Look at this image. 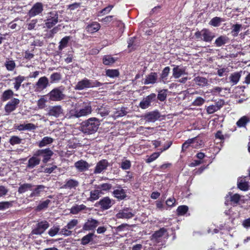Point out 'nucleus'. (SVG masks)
Returning a JSON list of instances; mask_svg holds the SVG:
<instances>
[{
  "label": "nucleus",
  "mask_w": 250,
  "mask_h": 250,
  "mask_svg": "<svg viewBox=\"0 0 250 250\" xmlns=\"http://www.w3.org/2000/svg\"><path fill=\"white\" fill-rule=\"evenodd\" d=\"M92 111L90 102H81L75 104L73 107L66 114L65 117L69 119L80 118L91 114Z\"/></svg>",
  "instance_id": "f257e3e1"
},
{
  "label": "nucleus",
  "mask_w": 250,
  "mask_h": 250,
  "mask_svg": "<svg viewBox=\"0 0 250 250\" xmlns=\"http://www.w3.org/2000/svg\"><path fill=\"white\" fill-rule=\"evenodd\" d=\"M100 125V121L98 119L91 117L82 122L81 130L84 134H92L98 130Z\"/></svg>",
  "instance_id": "f03ea898"
},
{
  "label": "nucleus",
  "mask_w": 250,
  "mask_h": 250,
  "mask_svg": "<svg viewBox=\"0 0 250 250\" xmlns=\"http://www.w3.org/2000/svg\"><path fill=\"white\" fill-rule=\"evenodd\" d=\"M102 85V83L97 81H93L84 78L77 83L74 86V89L76 90H83L95 87H99Z\"/></svg>",
  "instance_id": "7ed1b4c3"
},
{
  "label": "nucleus",
  "mask_w": 250,
  "mask_h": 250,
  "mask_svg": "<svg viewBox=\"0 0 250 250\" xmlns=\"http://www.w3.org/2000/svg\"><path fill=\"white\" fill-rule=\"evenodd\" d=\"M196 38L206 42H210L214 38V34L207 29H203L195 33Z\"/></svg>",
  "instance_id": "20e7f679"
},
{
  "label": "nucleus",
  "mask_w": 250,
  "mask_h": 250,
  "mask_svg": "<svg viewBox=\"0 0 250 250\" xmlns=\"http://www.w3.org/2000/svg\"><path fill=\"white\" fill-rule=\"evenodd\" d=\"M58 22V14L54 11L47 14L45 24L48 28H51Z\"/></svg>",
  "instance_id": "39448f33"
},
{
  "label": "nucleus",
  "mask_w": 250,
  "mask_h": 250,
  "mask_svg": "<svg viewBox=\"0 0 250 250\" xmlns=\"http://www.w3.org/2000/svg\"><path fill=\"white\" fill-rule=\"evenodd\" d=\"M48 96L49 99L53 101H60L65 98V95L60 88L53 89L49 92Z\"/></svg>",
  "instance_id": "423d86ee"
},
{
  "label": "nucleus",
  "mask_w": 250,
  "mask_h": 250,
  "mask_svg": "<svg viewBox=\"0 0 250 250\" xmlns=\"http://www.w3.org/2000/svg\"><path fill=\"white\" fill-rule=\"evenodd\" d=\"M43 10V5L42 2L35 3L29 10L28 15L30 18L34 17L42 13Z\"/></svg>",
  "instance_id": "0eeeda50"
},
{
  "label": "nucleus",
  "mask_w": 250,
  "mask_h": 250,
  "mask_svg": "<svg viewBox=\"0 0 250 250\" xmlns=\"http://www.w3.org/2000/svg\"><path fill=\"white\" fill-rule=\"evenodd\" d=\"M36 155L42 158V162L44 163H47L53 154V151L49 148L42 149H39L35 152Z\"/></svg>",
  "instance_id": "6e6552de"
},
{
  "label": "nucleus",
  "mask_w": 250,
  "mask_h": 250,
  "mask_svg": "<svg viewBox=\"0 0 250 250\" xmlns=\"http://www.w3.org/2000/svg\"><path fill=\"white\" fill-rule=\"evenodd\" d=\"M20 103L19 99L14 98L9 101L4 106V110L6 114H9L16 110Z\"/></svg>",
  "instance_id": "1a4fd4ad"
},
{
  "label": "nucleus",
  "mask_w": 250,
  "mask_h": 250,
  "mask_svg": "<svg viewBox=\"0 0 250 250\" xmlns=\"http://www.w3.org/2000/svg\"><path fill=\"white\" fill-rule=\"evenodd\" d=\"M49 227V224L46 221H41L36 225V227L32 231V233L35 235H41Z\"/></svg>",
  "instance_id": "9d476101"
},
{
  "label": "nucleus",
  "mask_w": 250,
  "mask_h": 250,
  "mask_svg": "<svg viewBox=\"0 0 250 250\" xmlns=\"http://www.w3.org/2000/svg\"><path fill=\"white\" fill-rule=\"evenodd\" d=\"M135 214V211L129 208H126L120 210L116 214L118 219H130L132 218Z\"/></svg>",
  "instance_id": "9b49d317"
},
{
  "label": "nucleus",
  "mask_w": 250,
  "mask_h": 250,
  "mask_svg": "<svg viewBox=\"0 0 250 250\" xmlns=\"http://www.w3.org/2000/svg\"><path fill=\"white\" fill-rule=\"evenodd\" d=\"M156 95L154 93H151L148 95L140 103L139 106L142 109H146L151 105V103L156 100Z\"/></svg>",
  "instance_id": "f8f14e48"
},
{
  "label": "nucleus",
  "mask_w": 250,
  "mask_h": 250,
  "mask_svg": "<svg viewBox=\"0 0 250 250\" xmlns=\"http://www.w3.org/2000/svg\"><path fill=\"white\" fill-rule=\"evenodd\" d=\"M186 67L181 65H174L172 69V76L174 78L177 79L183 75H187Z\"/></svg>",
  "instance_id": "ddd939ff"
},
{
  "label": "nucleus",
  "mask_w": 250,
  "mask_h": 250,
  "mask_svg": "<svg viewBox=\"0 0 250 250\" xmlns=\"http://www.w3.org/2000/svg\"><path fill=\"white\" fill-rule=\"evenodd\" d=\"M99 224L100 222L98 221L93 218H89L84 224L83 229L85 230H92Z\"/></svg>",
  "instance_id": "4468645a"
},
{
  "label": "nucleus",
  "mask_w": 250,
  "mask_h": 250,
  "mask_svg": "<svg viewBox=\"0 0 250 250\" xmlns=\"http://www.w3.org/2000/svg\"><path fill=\"white\" fill-rule=\"evenodd\" d=\"M108 166V163L106 160H102L99 161L96 165L94 173L99 174L105 170Z\"/></svg>",
  "instance_id": "2eb2a0df"
},
{
  "label": "nucleus",
  "mask_w": 250,
  "mask_h": 250,
  "mask_svg": "<svg viewBox=\"0 0 250 250\" xmlns=\"http://www.w3.org/2000/svg\"><path fill=\"white\" fill-rule=\"evenodd\" d=\"M158 79V75L157 73L151 72L146 76L144 79V83L145 84H154L156 83Z\"/></svg>",
  "instance_id": "dca6fc26"
},
{
  "label": "nucleus",
  "mask_w": 250,
  "mask_h": 250,
  "mask_svg": "<svg viewBox=\"0 0 250 250\" xmlns=\"http://www.w3.org/2000/svg\"><path fill=\"white\" fill-rule=\"evenodd\" d=\"M41 159L39 158L38 155H36V153L35 152L33 156L28 160L26 167L29 169L33 168L36 166L39 165Z\"/></svg>",
  "instance_id": "f3484780"
},
{
  "label": "nucleus",
  "mask_w": 250,
  "mask_h": 250,
  "mask_svg": "<svg viewBox=\"0 0 250 250\" xmlns=\"http://www.w3.org/2000/svg\"><path fill=\"white\" fill-rule=\"evenodd\" d=\"M46 187L43 185H37L35 188L31 190L32 192L29 195V197L32 198L34 197H40L41 194L45 191Z\"/></svg>",
  "instance_id": "a211bd4d"
},
{
  "label": "nucleus",
  "mask_w": 250,
  "mask_h": 250,
  "mask_svg": "<svg viewBox=\"0 0 250 250\" xmlns=\"http://www.w3.org/2000/svg\"><path fill=\"white\" fill-rule=\"evenodd\" d=\"M36 89L39 91L45 89L48 85V80L46 77L40 78L36 83Z\"/></svg>",
  "instance_id": "6ab92c4d"
},
{
  "label": "nucleus",
  "mask_w": 250,
  "mask_h": 250,
  "mask_svg": "<svg viewBox=\"0 0 250 250\" xmlns=\"http://www.w3.org/2000/svg\"><path fill=\"white\" fill-rule=\"evenodd\" d=\"M63 110L60 105L52 106L49 108L48 114L49 116L58 117L62 114Z\"/></svg>",
  "instance_id": "aec40b11"
},
{
  "label": "nucleus",
  "mask_w": 250,
  "mask_h": 250,
  "mask_svg": "<svg viewBox=\"0 0 250 250\" xmlns=\"http://www.w3.org/2000/svg\"><path fill=\"white\" fill-rule=\"evenodd\" d=\"M238 188L243 191H247L249 189L250 186L247 181L246 177H240L237 181Z\"/></svg>",
  "instance_id": "412c9836"
},
{
  "label": "nucleus",
  "mask_w": 250,
  "mask_h": 250,
  "mask_svg": "<svg viewBox=\"0 0 250 250\" xmlns=\"http://www.w3.org/2000/svg\"><path fill=\"white\" fill-rule=\"evenodd\" d=\"M160 117V113L157 111H153L148 112L145 116L146 121L150 122H154L157 120Z\"/></svg>",
  "instance_id": "4be33fe9"
},
{
  "label": "nucleus",
  "mask_w": 250,
  "mask_h": 250,
  "mask_svg": "<svg viewBox=\"0 0 250 250\" xmlns=\"http://www.w3.org/2000/svg\"><path fill=\"white\" fill-rule=\"evenodd\" d=\"M166 231L167 230L165 228L160 229L152 235L151 240L156 243L160 242L161 237L164 235Z\"/></svg>",
  "instance_id": "5701e85b"
},
{
  "label": "nucleus",
  "mask_w": 250,
  "mask_h": 250,
  "mask_svg": "<svg viewBox=\"0 0 250 250\" xmlns=\"http://www.w3.org/2000/svg\"><path fill=\"white\" fill-rule=\"evenodd\" d=\"M75 167L80 171H84L88 169L89 164L83 160H80L75 163Z\"/></svg>",
  "instance_id": "b1692460"
},
{
  "label": "nucleus",
  "mask_w": 250,
  "mask_h": 250,
  "mask_svg": "<svg viewBox=\"0 0 250 250\" xmlns=\"http://www.w3.org/2000/svg\"><path fill=\"white\" fill-rule=\"evenodd\" d=\"M99 204L103 209H107L111 207L112 203L109 197H105L100 201Z\"/></svg>",
  "instance_id": "393cba45"
},
{
  "label": "nucleus",
  "mask_w": 250,
  "mask_h": 250,
  "mask_svg": "<svg viewBox=\"0 0 250 250\" xmlns=\"http://www.w3.org/2000/svg\"><path fill=\"white\" fill-rule=\"evenodd\" d=\"M230 196V201L235 204H239L240 202H244L246 199H244V196H240L237 193L232 194L230 193H229Z\"/></svg>",
  "instance_id": "a878e982"
},
{
  "label": "nucleus",
  "mask_w": 250,
  "mask_h": 250,
  "mask_svg": "<svg viewBox=\"0 0 250 250\" xmlns=\"http://www.w3.org/2000/svg\"><path fill=\"white\" fill-rule=\"evenodd\" d=\"M113 195L115 197L119 200H123L126 197L125 192L121 187L115 189L113 191Z\"/></svg>",
  "instance_id": "bb28decb"
},
{
  "label": "nucleus",
  "mask_w": 250,
  "mask_h": 250,
  "mask_svg": "<svg viewBox=\"0 0 250 250\" xmlns=\"http://www.w3.org/2000/svg\"><path fill=\"white\" fill-rule=\"evenodd\" d=\"M102 194H103L102 191L97 188L96 189L91 190L88 200L93 201L98 200Z\"/></svg>",
  "instance_id": "cd10ccee"
},
{
  "label": "nucleus",
  "mask_w": 250,
  "mask_h": 250,
  "mask_svg": "<svg viewBox=\"0 0 250 250\" xmlns=\"http://www.w3.org/2000/svg\"><path fill=\"white\" fill-rule=\"evenodd\" d=\"M100 28V25L97 22H93L92 23L88 24L86 27V30L90 33H93L98 31Z\"/></svg>",
  "instance_id": "c85d7f7f"
},
{
  "label": "nucleus",
  "mask_w": 250,
  "mask_h": 250,
  "mask_svg": "<svg viewBox=\"0 0 250 250\" xmlns=\"http://www.w3.org/2000/svg\"><path fill=\"white\" fill-rule=\"evenodd\" d=\"M241 72H234L230 74L229 79L232 85L236 84L239 82L241 77Z\"/></svg>",
  "instance_id": "c756f323"
},
{
  "label": "nucleus",
  "mask_w": 250,
  "mask_h": 250,
  "mask_svg": "<svg viewBox=\"0 0 250 250\" xmlns=\"http://www.w3.org/2000/svg\"><path fill=\"white\" fill-rule=\"evenodd\" d=\"M198 143V139L197 137L189 139L183 144L182 150L184 151L185 149H187L189 146V145L191 144H192L193 147H196V145L194 144Z\"/></svg>",
  "instance_id": "7c9ffc66"
},
{
  "label": "nucleus",
  "mask_w": 250,
  "mask_h": 250,
  "mask_svg": "<svg viewBox=\"0 0 250 250\" xmlns=\"http://www.w3.org/2000/svg\"><path fill=\"white\" fill-rule=\"evenodd\" d=\"M13 80L15 81L13 83L14 88L16 91H18L20 88L21 83L25 80V77L24 76L19 75L15 77L13 79Z\"/></svg>",
  "instance_id": "2f4dec72"
},
{
  "label": "nucleus",
  "mask_w": 250,
  "mask_h": 250,
  "mask_svg": "<svg viewBox=\"0 0 250 250\" xmlns=\"http://www.w3.org/2000/svg\"><path fill=\"white\" fill-rule=\"evenodd\" d=\"M53 142V139L50 137H44L41 141L38 143V145L40 147L45 146L51 144Z\"/></svg>",
  "instance_id": "473e14b6"
},
{
  "label": "nucleus",
  "mask_w": 250,
  "mask_h": 250,
  "mask_svg": "<svg viewBox=\"0 0 250 250\" xmlns=\"http://www.w3.org/2000/svg\"><path fill=\"white\" fill-rule=\"evenodd\" d=\"M86 208V207L83 205H75L73 206L70 209V213L73 214H77L79 212L85 210Z\"/></svg>",
  "instance_id": "72a5a7b5"
},
{
  "label": "nucleus",
  "mask_w": 250,
  "mask_h": 250,
  "mask_svg": "<svg viewBox=\"0 0 250 250\" xmlns=\"http://www.w3.org/2000/svg\"><path fill=\"white\" fill-rule=\"evenodd\" d=\"M14 95L13 91L11 89H8L4 91L1 96V101L2 102H5L10 99Z\"/></svg>",
  "instance_id": "f704fd0d"
},
{
  "label": "nucleus",
  "mask_w": 250,
  "mask_h": 250,
  "mask_svg": "<svg viewBox=\"0 0 250 250\" xmlns=\"http://www.w3.org/2000/svg\"><path fill=\"white\" fill-rule=\"evenodd\" d=\"M194 83L200 86H205L208 84V80L204 77L197 76L193 79Z\"/></svg>",
  "instance_id": "c9c22d12"
},
{
  "label": "nucleus",
  "mask_w": 250,
  "mask_h": 250,
  "mask_svg": "<svg viewBox=\"0 0 250 250\" xmlns=\"http://www.w3.org/2000/svg\"><path fill=\"white\" fill-rule=\"evenodd\" d=\"M126 108L123 107L120 109L116 110L113 114V117L114 119H117L119 117H122L125 116L127 112L126 111Z\"/></svg>",
  "instance_id": "e433bc0d"
},
{
  "label": "nucleus",
  "mask_w": 250,
  "mask_h": 250,
  "mask_svg": "<svg viewBox=\"0 0 250 250\" xmlns=\"http://www.w3.org/2000/svg\"><path fill=\"white\" fill-rule=\"evenodd\" d=\"M33 185L31 184L25 183L20 185L18 188V192L19 193H23L28 190H32Z\"/></svg>",
  "instance_id": "4c0bfd02"
},
{
  "label": "nucleus",
  "mask_w": 250,
  "mask_h": 250,
  "mask_svg": "<svg viewBox=\"0 0 250 250\" xmlns=\"http://www.w3.org/2000/svg\"><path fill=\"white\" fill-rule=\"evenodd\" d=\"M116 59L110 55H104L103 58V63L106 65H110L114 63Z\"/></svg>",
  "instance_id": "58836bf2"
},
{
  "label": "nucleus",
  "mask_w": 250,
  "mask_h": 250,
  "mask_svg": "<svg viewBox=\"0 0 250 250\" xmlns=\"http://www.w3.org/2000/svg\"><path fill=\"white\" fill-rule=\"evenodd\" d=\"M79 185V182L74 179H69L66 181L65 185H64V188H75Z\"/></svg>",
  "instance_id": "ea45409f"
},
{
  "label": "nucleus",
  "mask_w": 250,
  "mask_h": 250,
  "mask_svg": "<svg viewBox=\"0 0 250 250\" xmlns=\"http://www.w3.org/2000/svg\"><path fill=\"white\" fill-rule=\"evenodd\" d=\"M71 37L70 36H65L59 42V49L62 50L67 46L68 42L70 41Z\"/></svg>",
  "instance_id": "a19ab883"
},
{
  "label": "nucleus",
  "mask_w": 250,
  "mask_h": 250,
  "mask_svg": "<svg viewBox=\"0 0 250 250\" xmlns=\"http://www.w3.org/2000/svg\"><path fill=\"white\" fill-rule=\"evenodd\" d=\"M93 236L94 234L93 233H89L83 236L81 239V244L86 245L88 244L93 240Z\"/></svg>",
  "instance_id": "79ce46f5"
},
{
  "label": "nucleus",
  "mask_w": 250,
  "mask_h": 250,
  "mask_svg": "<svg viewBox=\"0 0 250 250\" xmlns=\"http://www.w3.org/2000/svg\"><path fill=\"white\" fill-rule=\"evenodd\" d=\"M51 203V201L47 199L45 201L41 202L36 208L37 211H41L43 209L46 208L48 205Z\"/></svg>",
  "instance_id": "37998d69"
},
{
  "label": "nucleus",
  "mask_w": 250,
  "mask_h": 250,
  "mask_svg": "<svg viewBox=\"0 0 250 250\" xmlns=\"http://www.w3.org/2000/svg\"><path fill=\"white\" fill-rule=\"evenodd\" d=\"M250 121L249 118L247 116H243L236 123L237 125L239 127H245Z\"/></svg>",
  "instance_id": "c03bdc74"
},
{
  "label": "nucleus",
  "mask_w": 250,
  "mask_h": 250,
  "mask_svg": "<svg viewBox=\"0 0 250 250\" xmlns=\"http://www.w3.org/2000/svg\"><path fill=\"white\" fill-rule=\"evenodd\" d=\"M106 75L111 78L117 77L119 75V72L117 69H107L105 71Z\"/></svg>",
  "instance_id": "a18cd8bd"
},
{
  "label": "nucleus",
  "mask_w": 250,
  "mask_h": 250,
  "mask_svg": "<svg viewBox=\"0 0 250 250\" xmlns=\"http://www.w3.org/2000/svg\"><path fill=\"white\" fill-rule=\"evenodd\" d=\"M228 39L227 37L221 36L216 40L215 43L217 46L220 47L226 43Z\"/></svg>",
  "instance_id": "49530a36"
},
{
  "label": "nucleus",
  "mask_w": 250,
  "mask_h": 250,
  "mask_svg": "<svg viewBox=\"0 0 250 250\" xmlns=\"http://www.w3.org/2000/svg\"><path fill=\"white\" fill-rule=\"evenodd\" d=\"M96 111L98 114H100L102 117L106 116L108 115L109 113V111L107 108L103 106L97 108Z\"/></svg>",
  "instance_id": "de8ad7c7"
},
{
  "label": "nucleus",
  "mask_w": 250,
  "mask_h": 250,
  "mask_svg": "<svg viewBox=\"0 0 250 250\" xmlns=\"http://www.w3.org/2000/svg\"><path fill=\"white\" fill-rule=\"evenodd\" d=\"M224 21V20H223L221 18L216 17L212 18L210 20V21H209V24L214 27H217V26H219L220 23L222 21Z\"/></svg>",
  "instance_id": "09e8293b"
},
{
  "label": "nucleus",
  "mask_w": 250,
  "mask_h": 250,
  "mask_svg": "<svg viewBox=\"0 0 250 250\" xmlns=\"http://www.w3.org/2000/svg\"><path fill=\"white\" fill-rule=\"evenodd\" d=\"M5 66L7 70L12 71L15 69L16 63L13 60H7L5 62Z\"/></svg>",
  "instance_id": "8fccbe9b"
},
{
  "label": "nucleus",
  "mask_w": 250,
  "mask_h": 250,
  "mask_svg": "<svg viewBox=\"0 0 250 250\" xmlns=\"http://www.w3.org/2000/svg\"><path fill=\"white\" fill-rule=\"evenodd\" d=\"M22 139L17 136H12L10 137L9 142L12 145H19L21 143Z\"/></svg>",
  "instance_id": "3c124183"
},
{
  "label": "nucleus",
  "mask_w": 250,
  "mask_h": 250,
  "mask_svg": "<svg viewBox=\"0 0 250 250\" xmlns=\"http://www.w3.org/2000/svg\"><path fill=\"white\" fill-rule=\"evenodd\" d=\"M188 208L187 206H180L177 209V214L178 215H183L188 211Z\"/></svg>",
  "instance_id": "603ef678"
},
{
  "label": "nucleus",
  "mask_w": 250,
  "mask_h": 250,
  "mask_svg": "<svg viewBox=\"0 0 250 250\" xmlns=\"http://www.w3.org/2000/svg\"><path fill=\"white\" fill-rule=\"evenodd\" d=\"M167 90L166 89H163L160 90L158 94V99L162 102L164 101L166 99L167 96Z\"/></svg>",
  "instance_id": "864d4df0"
},
{
  "label": "nucleus",
  "mask_w": 250,
  "mask_h": 250,
  "mask_svg": "<svg viewBox=\"0 0 250 250\" xmlns=\"http://www.w3.org/2000/svg\"><path fill=\"white\" fill-rule=\"evenodd\" d=\"M60 228L59 226H53L48 231V234L51 237H53L59 233Z\"/></svg>",
  "instance_id": "5fc2aeb1"
},
{
  "label": "nucleus",
  "mask_w": 250,
  "mask_h": 250,
  "mask_svg": "<svg viewBox=\"0 0 250 250\" xmlns=\"http://www.w3.org/2000/svg\"><path fill=\"white\" fill-rule=\"evenodd\" d=\"M37 22H38V20L37 19H34V20L30 21L26 24L27 29L28 30H32L33 29H36V27L37 25Z\"/></svg>",
  "instance_id": "6e6d98bb"
},
{
  "label": "nucleus",
  "mask_w": 250,
  "mask_h": 250,
  "mask_svg": "<svg viewBox=\"0 0 250 250\" xmlns=\"http://www.w3.org/2000/svg\"><path fill=\"white\" fill-rule=\"evenodd\" d=\"M120 167L124 170L129 169L131 167L130 161L127 160L123 161L120 164Z\"/></svg>",
  "instance_id": "4d7b16f0"
},
{
  "label": "nucleus",
  "mask_w": 250,
  "mask_h": 250,
  "mask_svg": "<svg viewBox=\"0 0 250 250\" xmlns=\"http://www.w3.org/2000/svg\"><path fill=\"white\" fill-rule=\"evenodd\" d=\"M241 27L242 25L239 24H236L233 25V29L231 32L234 36H237Z\"/></svg>",
  "instance_id": "13d9d810"
},
{
  "label": "nucleus",
  "mask_w": 250,
  "mask_h": 250,
  "mask_svg": "<svg viewBox=\"0 0 250 250\" xmlns=\"http://www.w3.org/2000/svg\"><path fill=\"white\" fill-rule=\"evenodd\" d=\"M160 152H154V153H152L146 160V162L147 163H150L154 161L160 156Z\"/></svg>",
  "instance_id": "bf43d9fd"
},
{
  "label": "nucleus",
  "mask_w": 250,
  "mask_h": 250,
  "mask_svg": "<svg viewBox=\"0 0 250 250\" xmlns=\"http://www.w3.org/2000/svg\"><path fill=\"white\" fill-rule=\"evenodd\" d=\"M12 206V203L10 202H0V210H4L9 208Z\"/></svg>",
  "instance_id": "052dcab7"
},
{
  "label": "nucleus",
  "mask_w": 250,
  "mask_h": 250,
  "mask_svg": "<svg viewBox=\"0 0 250 250\" xmlns=\"http://www.w3.org/2000/svg\"><path fill=\"white\" fill-rule=\"evenodd\" d=\"M111 188V185L110 184H107V183L98 185L97 187V188L101 190V191L102 190H104V191L108 190L110 189Z\"/></svg>",
  "instance_id": "680f3d73"
},
{
  "label": "nucleus",
  "mask_w": 250,
  "mask_h": 250,
  "mask_svg": "<svg viewBox=\"0 0 250 250\" xmlns=\"http://www.w3.org/2000/svg\"><path fill=\"white\" fill-rule=\"evenodd\" d=\"M205 101L203 98L198 97L193 101V104L195 106H201L204 104Z\"/></svg>",
  "instance_id": "e2e57ef3"
},
{
  "label": "nucleus",
  "mask_w": 250,
  "mask_h": 250,
  "mask_svg": "<svg viewBox=\"0 0 250 250\" xmlns=\"http://www.w3.org/2000/svg\"><path fill=\"white\" fill-rule=\"evenodd\" d=\"M78 223V221L77 219H73L70 221L65 227L67 229H71L75 227Z\"/></svg>",
  "instance_id": "0e129e2a"
},
{
  "label": "nucleus",
  "mask_w": 250,
  "mask_h": 250,
  "mask_svg": "<svg viewBox=\"0 0 250 250\" xmlns=\"http://www.w3.org/2000/svg\"><path fill=\"white\" fill-rule=\"evenodd\" d=\"M46 100L43 98H42L40 99L37 102V105L39 108L42 109L45 107L46 105Z\"/></svg>",
  "instance_id": "69168bd1"
},
{
  "label": "nucleus",
  "mask_w": 250,
  "mask_h": 250,
  "mask_svg": "<svg viewBox=\"0 0 250 250\" xmlns=\"http://www.w3.org/2000/svg\"><path fill=\"white\" fill-rule=\"evenodd\" d=\"M50 79L52 82L59 81L61 79V75L58 73H54L51 75Z\"/></svg>",
  "instance_id": "338daca9"
},
{
  "label": "nucleus",
  "mask_w": 250,
  "mask_h": 250,
  "mask_svg": "<svg viewBox=\"0 0 250 250\" xmlns=\"http://www.w3.org/2000/svg\"><path fill=\"white\" fill-rule=\"evenodd\" d=\"M218 110L214 104L210 105L207 107V112L208 114H213Z\"/></svg>",
  "instance_id": "774afa93"
}]
</instances>
